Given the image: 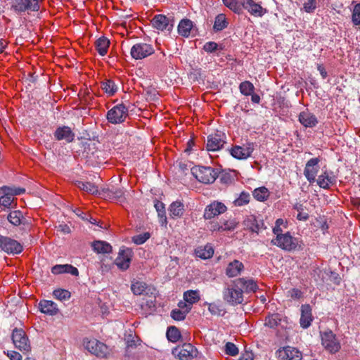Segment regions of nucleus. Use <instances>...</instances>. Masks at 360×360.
<instances>
[{
    "instance_id": "1",
    "label": "nucleus",
    "mask_w": 360,
    "mask_h": 360,
    "mask_svg": "<svg viewBox=\"0 0 360 360\" xmlns=\"http://www.w3.org/2000/svg\"><path fill=\"white\" fill-rule=\"evenodd\" d=\"M191 171L198 181L205 184H212L218 176L217 170L210 167L195 166Z\"/></svg>"
},
{
    "instance_id": "2",
    "label": "nucleus",
    "mask_w": 360,
    "mask_h": 360,
    "mask_svg": "<svg viewBox=\"0 0 360 360\" xmlns=\"http://www.w3.org/2000/svg\"><path fill=\"white\" fill-rule=\"evenodd\" d=\"M83 344L88 352L97 357L104 358L110 354L108 347L105 343L96 339L93 338L89 340L85 338Z\"/></svg>"
},
{
    "instance_id": "3",
    "label": "nucleus",
    "mask_w": 360,
    "mask_h": 360,
    "mask_svg": "<svg viewBox=\"0 0 360 360\" xmlns=\"http://www.w3.org/2000/svg\"><path fill=\"white\" fill-rule=\"evenodd\" d=\"M7 219L13 226H21V229L25 232L30 231L32 226L31 217L24 216L18 210L11 211Z\"/></svg>"
},
{
    "instance_id": "4",
    "label": "nucleus",
    "mask_w": 360,
    "mask_h": 360,
    "mask_svg": "<svg viewBox=\"0 0 360 360\" xmlns=\"http://www.w3.org/2000/svg\"><path fill=\"white\" fill-rule=\"evenodd\" d=\"M11 339L15 347L24 354L31 350L30 340L22 329L14 328L12 332Z\"/></svg>"
},
{
    "instance_id": "5",
    "label": "nucleus",
    "mask_w": 360,
    "mask_h": 360,
    "mask_svg": "<svg viewBox=\"0 0 360 360\" xmlns=\"http://www.w3.org/2000/svg\"><path fill=\"white\" fill-rule=\"evenodd\" d=\"M271 243L283 250L291 252L297 249L298 240L292 237L290 232H287L282 236H276Z\"/></svg>"
},
{
    "instance_id": "6",
    "label": "nucleus",
    "mask_w": 360,
    "mask_h": 360,
    "mask_svg": "<svg viewBox=\"0 0 360 360\" xmlns=\"http://www.w3.org/2000/svg\"><path fill=\"white\" fill-rule=\"evenodd\" d=\"M128 116V108L123 104L115 105L107 112V120L111 124H117L125 121Z\"/></svg>"
},
{
    "instance_id": "7",
    "label": "nucleus",
    "mask_w": 360,
    "mask_h": 360,
    "mask_svg": "<svg viewBox=\"0 0 360 360\" xmlns=\"http://www.w3.org/2000/svg\"><path fill=\"white\" fill-rule=\"evenodd\" d=\"M321 336L322 345L330 353L335 354L340 349V343L331 330L322 333Z\"/></svg>"
},
{
    "instance_id": "8",
    "label": "nucleus",
    "mask_w": 360,
    "mask_h": 360,
    "mask_svg": "<svg viewBox=\"0 0 360 360\" xmlns=\"http://www.w3.org/2000/svg\"><path fill=\"white\" fill-rule=\"evenodd\" d=\"M172 354L180 360H191L197 356L198 350L191 344L184 343L175 347Z\"/></svg>"
},
{
    "instance_id": "9",
    "label": "nucleus",
    "mask_w": 360,
    "mask_h": 360,
    "mask_svg": "<svg viewBox=\"0 0 360 360\" xmlns=\"http://www.w3.org/2000/svg\"><path fill=\"white\" fill-rule=\"evenodd\" d=\"M225 143V134L222 131H217L207 136L206 148L208 151H217L223 148Z\"/></svg>"
},
{
    "instance_id": "10",
    "label": "nucleus",
    "mask_w": 360,
    "mask_h": 360,
    "mask_svg": "<svg viewBox=\"0 0 360 360\" xmlns=\"http://www.w3.org/2000/svg\"><path fill=\"white\" fill-rule=\"evenodd\" d=\"M0 248L7 254H20L22 250V245L17 240L0 234Z\"/></svg>"
},
{
    "instance_id": "11",
    "label": "nucleus",
    "mask_w": 360,
    "mask_h": 360,
    "mask_svg": "<svg viewBox=\"0 0 360 360\" xmlns=\"http://www.w3.org/2000/svg\"><path fill=\"white\" fill-rule=\"evenodd\" d=\"M243 292L240 288H227L223 291V297L229 304L236 306L243 301Z\"/></svg>"
},
{
    "instance_id": "12",
    "label": "nucleus",
    "mask_w": 360,
    "mask_h": 360,
    "mask_svg": "<svg viewBox=\"0 0 360 360\" xmlns=\"http://www.w3.org/2000/svg\"><path fill=\"white\" fill-rule=\"evenodd\" d=\"M150 22L153 27L169 33L172 30L174 27V20L162 14L155 15Z\"/></svg>"
},
{
    "instance_id": "13",
    "label": "nucleus",
    "mask_w": 360,
    "mask_h": 360,
    "mask_svg": "<svg viewBox=\"0 0 360 360\" xmlns=\"http://www.w3.org/2000/svg\"><path fill=\"white\" fill-rule=\"evenodd\" d=\"M154 51V49L150 44L137 43L131 47L130 53L134 59L141 60L152 55Z\"/></svg>"
},
{
    "instance_id": "14",
    "label": "nucleus",
    "mask_w": 360,
    "mask_h": 360,
    "mask_svg": "<svg viewBox=\"0 0 360 360\" xmlns=\"http://www.w3.org/2000/svg\"><path fill=\"white\" fill-rule=\"evenodd\" d=\"M276 357L280 360H301L302 352L297 348L285 346L281 347L276 352Z\"/></svg>"
},
{
    "instance_id": "15",
    "label": "nucleus",
    "mask_w": 360,
    "mask_h": 360,
    "mask_svg": "<svg viewBox=\"0 0 360 360\" xmlns=\"http://www.w3.org/2000/svg\"><path fill=\"white\" fill-rule=\"evenodd\" d=\"M255 150V143L248 142L243 146H235L231 149V155L238 160H246L251 156Z\"/></svg>"
},
{
    "instance_id": "16",
    "label": "nucleus",
    "mask_w": 360,
    "mask_h": 360,
    "mask_svg": "<svg viewBox=\"0 0 360 360\" xmlns=\"http://www.w3.org/2000/svg\"><path fill=\"white\" fill-rule=\"evenodd\" d=\"M11 8L17 13H22L30 10L38 11L39 4L38 0H13Z\"/></svg>"
},
{
    "instance_id": "17",
    "label": "nucleus",
    "mask_w": 360,
    "mask_h": 360,
    "mask_svg": "<svg viewBox=\"0 0 360 360\" xmlns=\"http://www.w3.org/2000/svg\"><path fill=\"white\" fill-rule=\"evenodd\" d=\"M226 210L227 207L223 202L214 201L206 206L203 216L205 219H211L224 213Z\"/></svg>"
},
{
    "instance_id": "18",
    "label": "nucleus",
    "mask_w": 360,
    "mask_h": 360,
    "mask_svg": "<svg viewBox=\"0 0 360 360\" xmlns=\"http://www.w3.org/2000/svg\"><path fill=\"white\" fill-rule=\"evenodd\" d=\"M320 159L314 158L309 160L304 169V175L309 183H314L316 181V176L319 171V163Z\"/></svg>"
},
{
    "instance_id": "19",
    "label": "nucleus",
    "mask_w": 360,
    "mask_h": 360,
    "mask_svg": "<svg viewBox=\"0 0 360 360\" xmlns=\"http://www.w3.org/2000/svg\"><path fill=\"white\" fill-rule=\"evenodd\" d=\"M102 195L109 200L124 202L126 200L125 191L122 188H106L102 190Z\"/></svg>"
},
{
    "instance_id": "20",
    "label": "nucleus",
    "mask_w": 360,
    "mask_h": 360,
    "mask_svg": "<svg viewBox=\"0 0 360 360\" xmlns=\"http://www.w3.org/2000/svg\"><path fill=\"white\" fill-rule=\"evenodd\" d=\"M337 177L333 172L325 170L318 176L316 183L319 187L323 189H328L330 186L335 184Z\"/></svg>"
},
{
    "instance_id": "21",
    "label": "nucleus",
    "mask_w": 360,
    "mask_h": 360,
    "mask_svg": "<svg viewBox=\"0 0 360 360\" xmlns=\"http://www.w3.org/2000/svg\"><path fill=\"white\" fill-rule=\"evenodd\" d=\"M241 5L252 15L256 17H262L266 13V9L263 8L261 5L255 3L253 0H241Z\"/></svg>"
},
{
    "instance_id": "22",
    "label": "nucleus",
    "mask_w": 360,
    "mask_h": 360,
    "mask_svg": "<svg viewBox=\"0 0 360 360\" xmlns=\"http://www.w3.org/2000/svg\"><path fill=\"white\" fill-rule=\"evenodd\" d=\"M54 137L57 141L65 140L67 143H71L75 139V133L68 126H62L58 127L54 134Z\"/></svg>"
},
{
    "instance_id": "23",
    "label": "nucleus",
    "mask_w": 360,
    "mask_h": 360,
    "mask_svg": "<svg viewBox=\"0 0 360 360\" xmlns=\"http://www.w3.org/2000/svg\"><path fill=\"white\" fill-rule=\"evenodd\" d=\"M245 229L252 233H258L259 230L263 228L264 222L259 219L255 215H250L246 217L243 221Z\"/></svg>"
},
{
    "instance_id": "24",
    "label": "nucleus",
    "mask_w": 360,
    "mask_h": 360,
    "mask_svg": "<svg viewBox=\"0 0 360 360\" xmlns=\"http://www.w3.org/2000/svg\"><path fill=\"white\" fill-rule=\"evenodd\" d=\"M131 262V251L129 249L120 250L119 255L115 263L122 270H127Z\"/></svg>"
},
{
    "instance_id": "25",
    "label": "nucleus",
    "mask_w": 360,
    "mask_h": 360,
    "mask_svg": "<svg viewBox=\"0 0 360 360\" xmlns=\"http://www.w3.org/2000/svg\"><path fill=\"white\" fill-rule=\"evenodd\" d=\"M298 120L304 127L312 128L318 124L317 117L308 110L301 112Z\"/></svg>"
},
{
    "instance_id": "26",
    "label": "nucleus",
    "mask_w": 360,
    "mask_h": 360,
    "mask_svg": "<svg viewBox=\"0 0 360 360\" xmlns=\"http://www.w3.org/2000/svg\"><path fill=\"white\" fill-rule=\"evenodd\" d=\"M311 309L309 304H303L301 307V316L300 323L302 328H307L312 321Z\"/></svg>"
},
{
    "instance_id": "27",
    "label": "nucleus",
    "mask_w": 360,
    "mask_h": 360,
    "mask_svg": "<svg viewBox=\"0 0 360 360\" xmlns=\"http://www.w3.org/2000/svg\"><path fill=\"white\" fill-rule=\"evenodd\" d=\"M39 309L43 314L54 316L58 312L57 304L51 300H41L39 303Z\"/></svg>"
},
{
    "instance_id": "28",
    "label": "nucleus",
    "mask_w": 360,
    "mask_h": 360,
    "mask_svg": "<svg viewBox=\"0 0 360 360\" xmlns=\"http://www.w3.org/2000/svg\"><path fill=\"white\" fill-rule=\"evenodd\" d=\"M234 284L237 288H243L246 292H255L258 289V285L253 279H246L245 278H240L234 281Z\"/></svg>"
},
{
    "instance_id": "29",
    "label": "nucleus",
    "mask_w": 360,
    "mask_h": 360,
    "mask_svg": "<svg viewBox=\"0 0 360 360\" xmlns=\"http://www.w3.org/2000/svg\"><path fill=\"white\" fill-rule=\"evenodd\" d=\"M243 269V264L238 259H234L228 264L226 269V274L229 278L236 277L240 274Z\"/></svg>"
},
{
    "instance_id": "30",
    "label": "nucleus",
    "mask_w": 360,
    "mask_h": 360,
    "mask_svg": "<svg viewBox=\"0 0 360 360\" xmlns=\"http://www.w3.org/2000/svg\"><path fill=\"white\" fill-rule=\"evenodd\" d=\"M93 250L98 254H105L112 252L110 243L103 240H95L91 243Z\"/></svg>"
},
{
    "instance_id": "31",
    "label": "nucleus",
    "mask_w": 360,
    "mask_h": 360,
    "mask_svg": "<svg viewBox=\"0 0 360 360\" xmlns=\"http://www.w3.org/2000/svg\"><path fill=\"white\" fill-rule=\"evenodd\" d=\"M195 254L196 257L207 259H210L213 256L214 250L210 245H206L205 246H200L195 250Z\"/></svg>"
},
{
    "instance_id": "32",
    "label": "nucleus",
    "mask_w": 360,
    "mask_h": 360,
    "mask_svg": "<svg viewBox=\"0 0 360 360\" xmlns=\"http://www.w3.org/2000/svg\"><path fill=\"white\" fill-rule=\"evenodd\" d=\"M75 184L80 190L89 194H97L98 192V186L89 181H76Z\"/></svg>"
},
{
    "instance_id": "33",
    "label": "nucleus",
    "mask_w": 360,
    "mask_h": 360,
    "mask_svg": "<svg viewBox=\"0 0 360 360\" xmlns=\"http://www.w3.org/2000/svg\"><path fill=\"white\" fill-rule=\"evenodd\" d=\"M110 46V41L105 37H101L95 41V47L98 53L103 56H105Z\"/></svg>"
},
{
    "instance_id": "34",
    "label": "nucleus",
    "mask_w": 360,
    "mask_h": 360,
    "mask_svg": "<svg viewBox=\"0 0 360 360\" xmlns=\"http://www.w3.org/2000/svg\"><path fill=\"white\" fill-rule=\"evenodd\" d=\"M193 27V22L189 19L181 20L178 25V32L180 35L188 37Z\"/></svg>"
},
{
    "instance_id": "35",
    "label": "nucleus",
    "mask_w": 360,
    "mask_h": 360,
    "mask_svg": "<svg viewBox=\"0 0 360 360\" xmlns=\"http://www.w3.org/2000/svg\"><path fill=\"white\" fill-rule=\"evenodd\" d=\"M283 316L278 313L269 314L265 319V326L270 328H276L281 325Z\"/></svg>"
},
{
    "instance_id": "36",
    "label": "nucleus",
    "mask_w": 360,
    "mask_h": 360,
    "mask_svg": "<svg viewBox=\"0 0 360 360\" xmlns=\"http://www.w3.org/2000/svg\"><path fill=\"white\" fill-rule=\"evenodd\" d=\"M169 215L172 218L179 217L184 212V205L180 201L173 202L169 207Z\"/></svg>"
},
{
    "instance_id": "37",
    "label": "nucleus",
    "mask_w": 360,
    "mask_h": 360,
    "mask_svg": "<svg viewBox=\"0 0 360 360\" xmlns=\"http://www.w3.org/2000/svg\"><path fill=\"white\" fill-rule=\"evenodd\" d=\"M154 206L158 212V215L160 219V222L161 225L165 226L167 223V221L165 204L160 200H155Z\"/></svg>"
},
{
    "instance_id": "38",
    "label": "nucleus",
    "mask_w": 360,
    "mask_h": 360,
    "mask_svg": "<svg viewBox=\"0 0 360 360\" xmlns=\"http://www.w3.org/2000/svg\"><path fill=\"white\" fill-rule=\"evenodd\" d=\"M25 192V189L23 188L19 187H10L7 186H3L0 188V193L5 194L6 195H18L24 193Z\"/></svg>"
},
{
    "instance_id": "39",
    "label": "nucleus",
    "mask_w": 360,
    "mask_h": 360,
    "mask_svg": "<svg viewBox=\"0 0 360 360\" xmlns=\"http://www.w3.org/2000/svg\"><path fill=\"white\" fill-rule=\"evenodd\" d=\"M101 89L109 96H113L117 91V86L111 79H105L101 82Z\"/></svg>"
},
{
    "instance_id": "40",
    "label": "nucleus",
    "mask_w": 360,
    "mask_h": 360,
    "mask_svg": "<svg viewBox=\"0 0 360 360\" xmlns=\"http://www.w3.org/2000/svg\"><path fill=\"white\" fill-rule=\"evenodd\" d=\"M228 26L226 15L223 13L217 15L214 20L213 29L216 32L221 31Z\"/></svg>"
},
{
    "instance_id": "41",
    "label": "nucleus",
    "mask_w": 360,
    "mask_h": 360,
    "mask_svg": "<svg viewBox=\"0 0 360 360\" xmlns=\"http://www.w3.org/2000/svg\"><path fill=\"white\" fill-rule=\"evenodd\" d=\"M252 195L257 200L264 202L268 199L269 191L266 187L262 186L255 188L252 192Z\"/></svg>"
},
{
    "instance_id": "42",
    "label": "nucleus",
    "mask_w": 360,
    "mask_h": 360,
    "mask_svg": "<svg viewBox=\"0 0 360 360\" xmlns=\"http://www.w3.org/2000/svg\"><path fill=\"white\" fill-rule=\"evenodd\" d=\"M166 335L168 340L172 342H176L181 338L180 330L176 326L168 327Z\"/></svg>"
},
{
    "instance_id": "43",
    "label": "nucleus",
    "mask_w": 360,
    "mask_h": 360,
    "mask_svg": "<svg viewBox=\"0 0 360 360\" xmlns=\"http://www.w3.org/2000/svg\"><path fill=\"white\" fill-rule=\"evenodd\" d=\"M184 299L186 302L192 306L193 304L199 301V293L197 290H188L184 293Z\"/></svg>"
},
{
    "instance_id": "44",
    "label": "nucleus",
    "mask_w": 360,
    "mask_h": 360,
    "mask_svg": "<svg viewBox=\"0 0 360 360\" xmlns=\"http://www.w3.org/2000/svg\"><path fill=\"white\" fill-rule=\"evenodd\" d=\"M240 92L244 96H250L255 91V86L250 81H245L239 85Z\"/></svg>"
},
{
    "instance_id": "45",
    "label": "nucleus",
    "mask_w": 360,
    "mask_h": 360,
    "mask_svg": "<svg viewBox=\"0 0 360 360\" xmlns=\"http://www.w3.org/2000/svg\"><path fill=\"white\" fill-rule=\"evenodd\" d=\"M147 288V285L143 281H136L131 284V289L136 295H141L144 293Z\"/></svg>"
},
{
    "instance_id": "46",
    "label": "nucleus",
    "mask_w": 360,
    "mask_h": 360,
    "mask_svg": "<svg viewBox=\"0 0 360 360\" xmlns=\"http://www.w3.org/2000/svg\"><path fill=\"white\" fill-rule=\"evenodd\" d=\"M250 195L248 192L243 191L239 196L234 200L233 204L235 206L241 207L249 203Z\"/></svg>"
},
{
    "instance_id": "47",
    "label": "nucleus",
    "mask_w": 360,
    "mask_h": 360,
    "mask_svg": "<svg viewBox=\"0 0 360 360\" xmlns=\"http://www.w3.org/2000/svg\"><path fill=\"white\" fill-rule=\"evenodd\" d=\"M188 314V309L181 310L180 309H174L171 311V317L175 321H183L186 319Z\"/></svg>"
},
{
    "instance_id": "48",
    "label": "nucleus",
    "mask_w": 360,
    "mask_h": 360,
    "mask_svg": "<svg viewBox=\"0 0 360 360\" xmlns=\"http://www.w3.org/2000/svg\"><path fill=\"white\" fill-rule=\"evenodd\" d=\"M224 4L236 13H240L242 11L241 3L239 4L237 0H222Z\"/></svg>"
},
{
    "instance_id": "49",
    "label": "nucleus",
    "mask_w": 360,
    "mask_h": 360,
    "mask_svg": "<svg viewBox=\"0 0 360 360\" xmlns=\"http://www.w3.org/2000/svg\"><path fill=\"white\" fill-rule=\"evenodd\" d=\"M53 295L56 299L60 301L68 300L70 298L71 296L70 292H69L68 290L61 288L55 290L53 292Z\"/></svg>"
},
{
    "instance_id": "50",
    "label": "nucleus",
    "mask_w": 360,
    "mask_h": 360,
    "mask_svg": "<svg viewBox=\"0 0 360 360\" xmlns=\"http://www.w3.org/2000/svg\"><path fill=\"white\" fill-rule=\"evenodd\" d=\"M150 237V234L148 232H145L139 235L134 236L131 240L136 245H142L146 242Z\"/></svg>"
},
{
    "instance_id": "51",
    "label": "nucleus",
    "mask_w": 360,
    "mask_h": 360,
    "mask_svg": "<svg viewBox=\"0 0 360 360\" xmlns=\"http://www.w3.org/2000/svg\"><path fill=\"white\" fill-rule=\"evenodd\" d=\"M352 20L354 25H360V4H357L354 6L352 15Z\"/></svg>"
},
{
    "instance_id": "52",
    "label": "nucleus",
    "mask_w": 360,
    "mask_h": 360,
    "mask_svg": "<svg viewBox=\"0 0 360 360\" xmlns=\"http://www.w3.org/2000/svg\"><path fill=\"white\" fill-rule=\"evenodd\" d=\"M317 7L316 0H307L303 4V9L306 13H313Z\"/></svg>"
},
{
    "instance_id": "53",
    "label": "nucleus",
    "mask_w": 360,
    "mask_h": 360,
    "mask_svg": "<svg viewBox=\"0 0 360 360\" xmlns=\"http://www.w3.org/2000/svg\"><path fill=\"white\" fill-rule=\"evenodd\" d=\"M225 352L226 354L234 356L238 354V349L235 344L228 342L225 345Z\"/></svg>"
},
{
    "instance_id": "54",
    "label": "nucleus",
    "mask_w": 360,
    "mask_h": 360,
    "mask_svg": "<svg viewBox=\"0 0 360 360\" xmlns=\"http://www.w3.org/2000/svg\"><path fill=\"white\" fill-rule=\"evenodd\" d=\"M236 225L237 224L234 221H221L222 231L234 230L236 227Z\"/></svg>"
},
{
    "instance_id": "55",
    "label": "nucleus",
    "mask_w": 360,
    "mask_h": 360,
    "mask_svg": "<svg viewBox=\"0 0 360 360\" xmlns=\"http://www.w3.org/2000/svg\"><path fill=\"white\" fill-rule=\"evenodd\" d=\"M13 200V198H12V196L2 194V195L0 197V206H3L6 208H9L11 205Z\"/></svg>"
},
{
    "instance_id": "56",
    "label": "nucleus",
    "mask_w": 360,
    "mask_h": 360,
    "mask_svg": "<svg viewBox=\"0 0 360 360\" xmlns=\"http://www.w3.org/2000/svg\"><path fill=\"white\" fill-rule=\"evenodd\" d=\"M219 49V45L214 41L206 42L203 46V49L207 53H213Z\"/></svg>"
},
{
    "instance_id": "57",
    "label": "nucleus",
    "mask_w": 360,
    "mask_h": 360,
    "mask_svg": "<svg viewBox=\"0 0 360 360\" xmlns=\"http://www.w3.org/2000/svg\"><path fill=\"white\" fill-rule=\"evenodd\" d=\"M66 264H56L51 268V273L53 274H60L65 273Z\"/></svg>"
},
{
    "instance_id": "58",
    "label": "nucleus",
    "mask_w": 360,
    "mask_h": 360,
    "mask_svg": "<svg viewBox=\"0 0 360 360\" xmlns=\"http://www.w3.org/2000/svg\"><path fill=\"white\" fill-rule=\"evenodd\" d=\"M208 310L212 315H220L221 311L219 306L214 303H211L209 304Z\"/></svg>"
},
{
    "instance_id": "59",
    "label": "nucleus",
    "mask_w": 360,
    "mask_h": 360,
    "mask_svg": "<svg viewBox=\"0 0 360 360\" xmlns=\"http://www.w3.org/2000/svg\"><path fill=\"white\" fill-rule=\"evenodd\" d=\"M66 271L65 273L70 274L72 276H78L79 275V271L78 269L73 266L71 264H66Z\"/></svg>"
},
{
    "instance_id": "60",
    "label": "nucleus",
    "mask_w": 360,
    "mask_h": 360,
    "mask_svg": "<svg viewBox=\"0 0 360 360\" xmlns=\"http://www.w3.org/2000/svg\"><path fill=\"white\" fill-rule=\"evenodd\" d=\"M7 355L11 360H22V355L15 351L8 352Z\"/></svg>"
},
{
    "instance_id": "61",
    "label": "nucleus",
    "mask_w": 360,
    "mask_h": 360,
    "mask_svg": "<svg viewBox=\"0 0 360 360\" xmlns=\"http://www.w3.org/2000/svg\"><path fill=\"white\" fill-rule=\"evenodd\" d=\"M210 230L212 231H222L221 226L218 221H211L210 223Z\"/></svg>"
},
{
    "instance_id": "62",
    "label": "nucleus",
    "mask_w": 360,
    "mask_h": 360,
    "mask_svg": "<svg viewBox=\"0 0 360 360\" xmlns=\"http://www.w3.org/2000/svg\"><path fill=\"white\" fill-rule=\"evenodd\" d=\"M178 307L181 310L188 309V312L191 309V305L190 304H188V302H186L185 300L179 301L178 303Z\"/></svg>"
},
{
    "instance_id": "63",
    "label": "nucleus",
    "mask_w": 360,
    "mask_h": 360,
    "mask_svg": "<svg viewBox=\"0 0 360 360\" xmlns=\"http://www.w3.org/2000/svg\"><path fill=\"white\" fill-rule=\"evenodd\" d=\"M317 69H318L320 75H321L322 78L326 79L328 76V73H327V71L326 70L325 68L323 66V65L318 64Z\"/></svg>"
},
{
    "instance_id": "64",
    "label": "nucleus",
    "mask_w": 360,
    "mask_h": 360,
    "mask_svg": "<svg viewBox=\"0 0 360 360\" xmlns=\"http://www.w3.org/2000/svg\"><path fill=\"white\" fill-rule=\"evenodd\" d=\"M238 360H254V355L251 352L243 354Z\"/></svg>"
}]
</instances>
